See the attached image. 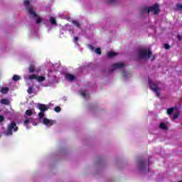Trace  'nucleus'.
<instances>
[{
  "instance_id": "f257e3e1",
  "label": "nucleus",
  "mask_w": 182,
  "mask_h": 182,
  "mask_svg": "<svg viewBox=\"0 0 182 182\" xmlns=\"http://www.w3.org/2000/svg\"><path fill=\"white\" fill-rule=\"evenodd\" d=\"M138 55H139V58H140L141 59H146L147 58L149 59H150L151 58V60H154V59H156V56L153 55L151 57V55H153V53L151 52V50L147 51V49L139 50L138 51Z\"/></svg>"
},
{
  "instance_id": "f03ea898",
  "label": "nucleus",
  "mask_w": 182,
  "mask_h": 182,
  "mask_svg": "<svg viewBox=\"0 0 182 182\" xmlns=\"http://www.w3.org/2000/svg\"><path fill=\"white\" fill-rule=\"evenodd\" d=\"M142 12H147L148 14L154 13V15H159V14H160V6L156 3L149 8H144Z\"/></svg>"
},
{
  "instance_id": "7ed1b4c3",
  "label": "nucleus",
  "mask_w": 182,
  "mask_h": 182,
  "mask_svg": "<svg viewBox=\"0 0 182 182\" xmlns=\"http://www.w3.org/2000/svg\"><path fill=\"white\" fill-rule=\"evenodd\" d=\"M149 159H148V161H145L143 159H138V166L140 171H146V169L149 167Z\"/></svg>"
},
{
  "instance_id": "20e7f679",
  "label": "nucleus",
  "mask_w": 182,
  "mask_h": 182,
  "mask_svg": "<svg viewBox=\"0 0 182 182\" xmlns=\"http://www.w3.org/2000/svg\"><path fill=\"white\" fill-rule=\"evenodd\" d=\"M18 126H16V123L15 122H11L8 126H7V132L6 134L7 136H12V130L14 132H18Z\"/></svg>"
},
{
  "instance_id": "39448f33",
  "label": "nucleus",
  "mask_w": 182,
  "mask_h": 182,
  "mask_svg": "<svg viewBox=\"0 0 182 182\" xmlns=\"http://www.w3.org/2000/svg\"><path fill=\"white\" fill-rule=\"evenodd\" d=\"M27 11L30 14V17L32 18H36V16H38V14H36V12H35V11H33V6H28L27 8Z\"/></svg>"
},
{
  "instance_id": "423d86ee",
  "label": "nucleus",
  "mask_w": 182,
  "mask_h": 182,
  "mask_svg": "<svg viewBox=\"0 0 182 182\" xmlns=\"http://www.w3.org/2000/svg\"><path fill=\"white\" fill-rule=\"evenodd\" d=\"M37 107L41 110V112H46L47 110H49V107L45 104L38 103L37 105Z\"/></svg>"
},
{
  "instance_id": "0eeeda50",
  "label": "nucleus",
  "mask_w": 182,
  "mask_h": 182,
  "mask_svg": "<svg viewBox=\"0 0 182 182\" xmlns=\"http://www.w3.org/2000/svg\"><path fill=\"white\" fill-rule=\"evenodd\" d=\"M149 88L151 90H153V92H157V90H159L160 87L157 86L154 82L149 81Z\"/></svg>"
},
{
  "instance_id": "6e6552de",
  "label": "nucleus",
  "mask_w": 182,
  "mask_h": 182,
  "mask_svg": "<svg viewBox=\"0 0 182 182\" xmlns=\"http://www.w3.org/2000/svg\"><path fill=\"white\" fill-rule=\"evenodd\" d=\"M65 78L66 79V80H68V82H73V80L76 79V77L70 73H66L65 75Z\"/></svg>"
},
{
  "instance_id": "1a4fd4ad",
  "label": "nucleus",
  "mask_w": 182,
  "mask_h": 182,
  "mask_svg": "<svg viewBox=\"0 0 182 182\" xmlns=\"http://www.w3.org/2000/svg\"><path fill=\"white\" fill-rule=\"evenodd\" d=\"M112 68L113 70H116V69H120V68H124V64L122 63H117L113 64Z\"/></svg>"
},
{
  "instance_id": "9d476101",
  "label": "nucleus",
  "mask_w": 182,
  "mask_h": 182,
  "mask_svg": "<svg viewBox=\"0 0 182 182\" xmlns=\"http://www.w3.org/2000/svg\"><path fill=\"white\" fill-rule=\"evenodd\" d=\"M43 124H46V126H53V121L48 119V118H44L43 120Z\"/></svg>"
},
{
  "instance_id": "9b49d317",
  "label": "nucleus",
  "mask_w": 182,
  "mask_h": 182,
  "mask_svg": "<svg viewBox=\"0 0 182 182\" xmlns=\"http://www.w3.org/2000/svg\"><path fill=\"white\" fill-rule=\"evenodd\" d=\"M0 103L1 105H5L6 106H9L11 105V102L6 98H2Z\"/></svg>"
},
{
  "instance_id": "f8f14e48",
  "label": "nucleus",
  "mask_w": 182,
  "mask_h": 182,
  "mask_svg": "<svg viewBox=\"0 0 182 182\" xmlns=\"http://www.w3.org/2000/svg\"><path fill=\"white\" fill-rule=\"evenodd\" d=\"M80 95L84 99H86L87 97H90V95L86 90L81 91Z\"/></svg>"
},
{
  "instance_id": "ddd939ff",
  "label": "nucleus",
  "mask_w": 182,
  "mask_h": 182,
  "mask_svg": "<svg viewBox=\"0 0 182 182\" xmlns=\"http://www.w3.org/2000/svg\"><path fill=\"white\" fill-rule=\"evenodd\" d=\"M0 92L3 95H6V93H8V92H9V88L8 87H3V88H1Z\"/></svg>"
},
{
  "instance_id": "4468645a",
  "label": "nucleus",
  "mask_w": 182,
  "mask_h": 182,
  "mask_svg": "<svg viewBox=\"0 0 182 182\" xmlns=\"http://www.w3.org/2000/svg\"><path fill=\"white\" fill-rule=\"evenodd\" d=\"M28 79L30 80H36L38 79V75L36 74H32L28 75Z\"/></svg>"
},
{
  "instance_id": "2eb2a0df",
  "label": "nucleus",
  "mask_w": 182,
  "mask_h": 182,
  "mask_svg": "<svg viewBox=\"0 0 182 182\" xmlns=\"http://www.w3.org/2000/svg\"><path fill=\"white\" fill-rule=\"evenodd\" d=\"M28 72L29 73H33V72H35V65H30L29 68H28Z\"/></svg>"
},
{
  "instance_id": "dca6fc26",
  "label": "nucleus",
  "mask_w": 182,
  "mask_h": 182,
  "mask_svg": "<svg viewBox=\"0 0 182 182\" xmlns=\"http://www.w3.org/2000/svg\"><path fill=\"white\" fill-rule=\"evenodd\" d=\"M159 127L160 129H161L162 130H167V125H166V124L164 122H161L159 124Z\"/></svg>"
},
{
  "instance_id": "f3484780",
  "label": "nucleus",
  "mask_w": 182,
  "mask_h": 182,
  "mask_svg": "<svg viewBox=\"0 0 182 182\" xmlns=\"http://www.w3.org/2000/svg\"><path fill=\"white\" fill-rule=\"evenodd\" d=\"M72 23H73L74 26H76L77 28H80V23L76 20H73L72 21Z\"/></svg>"
},
{
  "instance_id": "a211bd4d",
  "label": "nucleus",
  "mask_w": 182,
  "mask_h": 182,
  "mask_svg": "<svg viewBox=\"0 0 182 182\" xmlns=\"http://www.w3.org/2000/svg\"><path fill=\"white\" fill-rule=\"evenodd\" d=\"M13 80H14V82H18V80H21V76H19L18 75H14L13 76Z\"/></svg>"
},
{
  "instance_id": "6ab92c4d",
  "label": "nucleus",
  "mask_w": 182,
  "mask_h": 182,
  "mask_svg": "<svg viewBox=\"0 0 182 182\" xmlns=\"http://www.w3.org/2000/svg\"><path fill=\"white\" fill-rule=\"evenodd\" d=\"M116 53L113 52V51H110L108 54H107V57L108 58H114V56H116Z\"/></svg>"
},
{
  "instance_id": "aec40b11",
  "label": "nucleus",
  "mask_w": 182,
  "mask_h": 182,
  "mask_svg": "<svg viewBox=\"0 0 182 182\" xmlns=\"http://www.w3.org/2000/svg\"><path fill=\"white\" fill-rule=\"evenodd\" d=\"M174 112V107H171L167 109V114H173V112Z\"/></svg>"
},
{
  "instance_id": "412c9836",
  "label": "nucleus",
  "mask_w": 182,
  "mask_h": 182,
  "mask_svg": "<svg viewBox=\"0 0 182 182\" xmlns=\"http://www.w3.org/2000/svg\"><path fill=\"white\" fill-rule=\"evenodd\" d=\"M50 22L51 25H56V19H55L53 17L50 18Z\"/></svg>"
},
{
  "instance_id": "4be33fe9",
  "label": "nucleus",
  "mask_w": 182,
  "mask_h": 182,
  "mask_svg": "<svg viewBox=\"0 0 182 182\" xmlns=\"http://www.w3.org/2000/svg\"><path fill=\"white\" fill-rule=\"evenodd\" d=\"M161 90V88H159V90H156V91H154V93L156 95V97H160L161 94L160 93V91Z\"/></svg>"
},
{
  "instance_id": "5701e85b",
  "label": "nucleus",
  "mask_w": 182,
  "mask_h": 182,
  "mask_svg": "<svg viewBox=\"0 0 182 182\" xmlns=\"http://www.w3.org/2000/svg\"><path fill=\"white\" fill-rule=\"evenodd\" d=\"M26 116H32L33 114V112H32V109H27L26 111Z\"/></svg>"
},
{
  "instance_id": "b1692460",
  "label": "nucleus",
  "mask_w": 182,
  "mask_h": 182,
  "mask_svg": "<svg viewBox=\"0 0 182 182\" xmlns=\"http://www.w3.org/2000/svg\"><path fill=\"white\" fill-rule=\"evenodd\" d=\"M106 3L108 5H112L113 4H116V0H107Z\"/></svg>"
},
{
  "instance_id": "393cba45",
  "label": "nucleus",
  "mask_w": 182,
  "mask_h": 182,
  "mask_svg": "<svg viewBox=\"0 0 182 182\" xmlns=\"http://www.w3.org/2000/svg\"><path fill=\"white\" fill-rule=\"evenodd\" d=\"M95 53H97V55H102V49L100 48H96Z\"/></svg>"
},
{
  "instance_id": "a878e982",
  "label": "nucleus",
  "mask_w": 182,
  "mask_h": 182,
  "mask_svg": "<svg viewBox=\"0 0 182 182\" xmlns=\"http://www.w3.org/2000/svg\"><path fill=\"white\" fill-rule=\"evenodd\" d=\"M37 80H38V82H43V80H45V77L44 76H38V77H37Z\"/></svg>"
},
{
  "instance_id": "bb28decb",
  "label": "nucleus",
  "mask_w": 182,
  "mask_h": 182,
  "mask_svg": "<svg viewBox=\"0 0 182 182\" xmlns=\"http://www.w3.org/2000/svg\"><path fill=\"white\" fill-rule=\"evenodd\" d=\"M31 120H32V118L26 119V120L24 121L25 126H28V124H29V122H31Z\"/></svg>"
},
{
  "instance_id": "cd10ccee",
  "label": "nucleus",
  "mask_w": 182,
  "mask_h": 182,
  "mask_svg": "<svg viewBox=\"0 0 182 182\" xmlns=\"http://www.w3.org/2000/svg\"><path fill=\"white\" fill-rule=\"evenodd\" d=\"M44 116H45V112L41 111V112L38 113V117H40V119L43 118Z\"/></svg>"
},
{
  "instance_id": "c85d7f7f",
  "label": "nucleus",
  "mask_w": 182,
  "mask_h": 182,
  "mask_svg": "<svg viewBox=\"0 0 182 182\" xmlns=\"http://www.w3.org/2000/svg\"><path fill=\"white\" fill-rule=\"evenodd\" d=\"M41 22H42V18H41V17L37 18L36 21V23H37V25H39Z\"/></svg>"
},
{
  "instance_id": "c756f323",
  "label": "nucleus",
  "mask_w": 182,
  "mask_h": 182,
  "mask_svg": "<svg viewBox=\"0 0 182 182\" xmlns=\"http://www.w3.org/2000/svg\"><path fill=\"white\" fill-rule=\"evenodd\" d=\"M54 110H55V112H56L57 113H59V112H60V110H61L60 107H55L54 108Z\"/></svg>"
},
{
  "instance_id": "7c9ffc66",
  "label": "nucleus",
  "mask_w": 182,
  "mask_h": 182,
  "mask_svg": "<svg viewBox=\"0 0 182 182\" xmlns=\"http://www.w3.org/2000/svg\"><path fill=\"white\" fill-rule=\"evenodd\" d=\"M88 48H89V49H90V50H92V52H94L95 48H94L93 46L89 44V45H88Z\"/></svg>"
},
{
  "instance_id": "2f4dec72",
  "label": "nucleus",
  "mask_w": 182,
  "mask_h": 182,
  "mask_svg": "<svg viewBox=\"0 0 182 182\" xmlns=\"http://www.w3.org/2000/svg\"><path fill=\"white\" fill-rule=\"evenodd\" d=\"M178 115H179L178 112L176 113V114L173 115V120H176V119H178Z\"/></svg>"
},
{
  "instance_id": "473e14b6",
  "label": "nucleus",
  "mask_w": 182,
  "mask_h": 182,
  "mask_svg": "<svg viewBox=\"0 0 182 182\" xmlns=\"http://www.w3.org/2000/svg\"><path fill=\"white\" fill-rule=\"evenodd\" d=\"M164 48H165V49H170V45L168 44V43H165L164 44Z\"/></svg>"
},
{
  "instance_id": "72a5a7b5",
  "label": "nucleus",
  "mask_w": 182,
  "mask_h": 182,
  "mask_svg": "<svg viewBox=\"0 0 182 182\" xmlns=\"http://www.w3.org/2000/svg\"><path fill=\"white\" fill-rule=\"evenodd\" d=\"M176 6L178 9H179L180 11H182V4H177Z\"/></svg>"
},
{
  "instance_id": "f704fd0d",
  "label": "nucleus",
  "mask_w": 182,
  "mask_h": 182,
  "mask_svg": "<svg viewBox=\"0 0 182 182\" xmlns=\"http://www.w3.org/2000/svg\"><path fill=\"white\" fill-rule=\"evenodd\" d=\"M5 120V117L3 115H0V122H4Z\"/></svg>"
},
{
  "instance_id": "c9c22d12",
  "label": "nucleus",
  "mask_w": 182,
  "mask_h": 182,
  "mask_svg": "<svg viewBox=\"0 0 182 182\" xmlns=\"http://www.w3.org/2000/svg\"><path fill=\"white\" fill-rule=\"evenodd\" d=\"M32 87H29L28 89V90H27V92H28V93L29 94V95H31V93H32Z\"/></svg>"
},
{
  "instance_id": "e433bc0d",
  "label": "nucleus",
  "mask_w": 182,
  "mask_h": 182,
  "mask_svg": "<svg viewBox=\"0 0 182 182\" xmlns=\"http://www.w3.org/2000/svg\"><path fill=\"white\" fill-rule=\"evenodd\" d=\"M24 5H29V0H24Z\"/></svg>"
},
{
  "instance_id": "4c0bfd02",
  "label": "nucleus",
  "mask_w": 182,
  "mask_h": 182,
  "mask_svg": "<svg viewBox=\"0 0 182 182\" xmlns=\"http://www.w3.org/2000/svg\"><path fill=\"white\" fill-rule=\"evenodd\" d=\"M74 41L75 42H77L79 41V38L78 37H74Z\"/></svg>"
},
{
  "instance_id": "58836bf2",
  "label": "nucleus",
  "mask_w": 182,
  "mask_h": 182,
  "mask_svg": "<svg viewBox=\"0 0 182 182\" xmlns=\"http://www.w3.org/2000/svg\"><path fill=\"white\" fill-rule=\"evenodd\" d=\"M68 31L69 32H72V33H75V31L72 28H69Z\"/></svg>"
},
{
  "instance_id": "ea45409f",
  "label": "nucleus",
  "mask_w": 182,
  "mask_h": 182,
  "mask_svg": "<svg viewBox=\"0 0 182 182\" xmlns=\"http://www.w3.org/2000/svg\"><path fill=\"white\" fill-rule=\"evenodd\" d=\"M178 41H181L182 36H178Z\"/></svg>"
},
{
  "instance_id": "a19ab883",
  "label": "nucleus",
  "mask_w": 182,
  "mask_h": 182,
  "mask_svg": "<svg viewBox=\"0 0 182 182\" xmlns=\"http://www.w3.org/2000/svg\"><path fill=\"white\" fill-rule=\"evenodd\" d=\"M149 169H148L147 173H149Z\"/></svg>"
},
{
  "instance_id": "79ce46f5",
  "label": "nucleus",
  "mask_w": 182,
  "mask_h": 182,
  "mask_svg": "<svg viewBox=\"0 0 182 182\" xmlns=\"http://www.w3.org/2000/svg\"><path fill=\"white\" fill-rule=\"evenodd\" d=\"M178 182H182V181H178Z\"/></svg>"
}]
</instances>
